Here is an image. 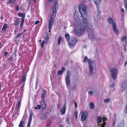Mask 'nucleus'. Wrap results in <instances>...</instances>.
<instances>
[{
  "label": "nucleus",
  "mask_w": 127,
  "mask_h": 127,
  "mask_svg": "<svg viewBox=\"0 0 127 127\" xmlns=\"http://www.w3.org/2000/svg\"><path fill=\"white\" fill-rule=\"evenodd\" d=\"M87 6L83 4H81L78 7L79 11L83 19V23H80L79 25V29H75V32L76 35L80 36L83 34L85 32V30L87 31L88 37L90 39H92L94 37L93 33V29H91L88 27V23L86 18L87 14L86 12Z\"/></svg>",
  "instance_id": "1"
},
{
  "label": "nucleus",
  "mask_w": 127,
  "mask_h": 127,
  "mask_svg": "<svg viewBox=\"0 0 127 127\" xmlns=\"http://www.w3.org/2000/svg\"><path fill=\"white\" fill-rule=\"evenodd\" d=\"M56 7H57L56 6L54 5L51 7V9L53 10V11L50 16V19L49 22L48 28L49 32H50V30L52 29V26L55 21L54 18L56 16V11L57 8Z\"/></svg>",
  "instance_id": "2"
},
{
  "label": "nucleus",
  "mask_w": 127,
  "mask_h": 127,
  "mask_svg": "<svg viewBox=\"0 0 127 127\" xmlns=\"http://www.w3.org/2000/svg\"><path fill=\"white\" fill-rule=\"evenodd\" d=\"M108 20L109 23L111 24H112V26L113 30L114 32L118 35L119 33V32L117 28L116 24L115 22H113V19L110 18L108 19Z\"/></svg>",
  "instance_id": "3"
},
{
  "label": "nucleus",
  "mask_w": 127,
  "mask_h": 127,
  "mask_svg": "<svg viewBox=\"0 0 127 127\" xmlns=\"http://www.w3.org/2000/svg\"><path fill=\"white\" fill-rule=\"evenodd\" d=\"M42 92H43L41 93V95L42 100L40 101V103L42 108L43 109H44L46 108V106L44 100L45 98L46 95V92L44 90L42 91Z\"/></svg>",
  "instance_id": "4"
},
{
  "label": "nucleus",
  "mask_w": 127,
  "mask_h": 127,
  "mask_svg": "<svg viewBox=\"0 0 127 127\" xmlns=\"http://www.w3.org/2000/svg\"><path fill=\"white\" fill-rule=\"evenodd\" d=\"M102 120H103V123L100 125V126L101 127H105V126L106 123L105 121H107V119L105 117L102 118L101 117H98L97 119V122L99 125V123L101 122Z\"/></svg>",
  "instance_id": "5"
},
{
  "label": "nucleus",
  "mask_w": 127,
  "mask_h": 127,
  "mask_svg": "<svg viewBox=\"0 0 127 127\" xmlns=\"http://www.w3.org/2000/svg\"><path fill=\"white\" fill-rule=\"evenodd\" d=\"M77 42V39L75 38H71L69 42H68L69 47L71 48H72L76 44Z\"/></svg>",
  "instance_id": "6"
},
{
  "label": "nucleus",
  "mask_w": 127,
  "mask_h": 127,
  "mask_svg": "<svg viewBox=\"0 0 127 127\" xmlns=\"http://www.w3.org/2000/svg\"><path fill=\"white\" fill-rule=\"evenodd\" d=\"M112 77L113 79L115 80L117 77L118 70L116 68H112L110 70Z\"/></svg>",
  "instance_id": "7"
},
{
  "label": "nucleus",
  "mask_w": 127,
  "mask_h": 127,
  "mask_svg": "<svg viewBox=\"0 0 127 127\" xmlns=\"http://www.w3.org/2000/svg\"><path fill=\"white\" fill-rule=\"evenodd\" d=\"M18 15L19 16L22 17L20 26V28H22L23 26L25 15L23 14L22 13L20 12L18 13Z\"/></svg>",
  "instance_id": "8"
},
{
  "label": "nucleus",
  "mask_w": 127,
  "mask_h": 127,
  "mask_svg": "<svg viewBox=\"0 0 127 127\" xmlns=\"http://www.w3.org/2000/svg\"><path fill=\"white\" fill-rule=\"evenodd\" d=\"M66 81V85L68 86L69 85L70 82V73L69 71L68 70L67 71V72Z\"/></svg>",
  "instance_id": "9"
},
{
  "label": "nucleus",
  "mask_w": 127,
  "mask_h": 127,
  "mask_svg": "<svg viewBox=\"0 0 127 127\" xmlns=\"http://www.w3.org/2000/svg\"><path fill=\"white\" fill-rule=\"evenodd\" d=\"M87 62L89 65L90 70V73L91 74H92L93 72V67L92 65V62L91 60L88 59L87 60Z\"/></svg>",
  "instance_id": "10"
},
{
  "label": "nucleus",
  "mask_w": 127,
  "mask_h": 127,
  "mask_svg": "<svg viewBox=\"0 0 127 127\" xmlns=\"http://www.w3.org/2000/svg\"><path fill=\"white\" fill-rule=\"evenodd\" d=\"M88 116V113L85 111H83L81 116V119L83 121H85Z\"/></svg>",
  "instance_id": "11"
},
{
  "label": "nucleus",
  "mask_w": 127,
  "mask_h": 127,
  "mask_svg": "<svg viewBox=\"0 0 127 127\" xmlns=\"http://www.w3.org/2000/svg\"><path fill=\"white\" fill-rule=\"evenodd\" d=\"M26 74L25 73H24L22 75V79H21V83L23 84L25 83L26 80Z\"/></svg>",
  "instance_id": "12"
},
{
  "label": "nucleus",
  "mask_w": 127,
  "mask_h": 127,
  "mask_svg": "<svg viewBox=\"0 0 127 127\" xmlns=\"http://www.w3.org/2000/svg\"><path fill=\"white\" fill-rule=\"evenodd\" d=\"M66 108L65 103L63 107L61 110V114L63 115L64 114L65 112Z\"/></svg>",
  "instance_id": "13"
},
{
  "label": "nucleus",
  "mask_w": 127,
  "mask_h": 127,
  "mask_svg": "<svg viewBox=\"0 0 127 127\" xmlns=\"http://www.w3.org/2000/svg\"><path fill=\"white\" fill-rule=\"evenodd\" d=\"M62 70H59L58 72V74L59 75H60L62 74L63 72L65 70L64 68L63 67L62 68Z\"/></svg>",
  "instance_id": "14"
},
{
  "label": "nucleus",
  "mask_w": 127,
  "mask_h": 127,
  "mask_svg": "<svg viewBox=\"0 0 127 127\" xmlns=\"http://www.w3.org/2000/svg\"><path fill=\"white\" fill-rule=\"evenodd\" d=\"M47 116V115L46 114H43L40 118V120H45L46 119Z\"/></svg>",
  "instance_id": "15"
},
{
  "label": "nucleus",
  "mask_w": 127,
  "mask_h": 127,
  "mask_svg": "<svg viewBox=\"0 0 127 127\" xmlns=\"http://www.w3.org/2000/svg\"><path fill=\"white\" fill-rule=\"evenodd\" d=\"M23 118L20 121V124L19 125V127H24V125H23V124L24 123V119H23Z\"/></svg>",
  "instance_id": "16"
},
{
  "label": "nucleus",
  "mask_w": 127,
  "mask_h": 127,
  "mask_svg": "<svg viewBox=\"0 0 127 127\" xmlns=\"http://www.w3.org/2000/svg\"><path fill=\"white\" fill-rule=\"evenodd\" d=\"M15 22L13 24L15 26L18 25L20 23V21L18 19H17V20H14Z\"/></svg>",
  "instance_id": "17"
},
{
  "label": "nucleus",
  "mask_w": 127,
  "mask_h": 127,
  "mask_svg": "<svg viewBox=\"0 0 127 127\" xmlns=\"http://www.w3.org/2000/svg\"><path fill=\"white\" fill-rule=\"evenodd\" d=\"M70 116L69 115L67 114L66 117V122L68 124H69V120L70 119Z\"/></svg>",
  "instance_id": "18"
},
{
  "label": "nucleus",
  "mask_w": 127,
  "mask_h": 127,
  "mask_svg": "<svg viewBox=\"0 0 127 127\" xmlns=\"http://www.w3.org/2000/svg\"><path fill=\"white\" fill-rule=\"evenodd\" d=\"M65 37L67 41H68L69 40L70 37L69 34H65Z\"/></svg>",
  "instance_id": "19"
},
{
  "label": "nucleus",
  "mask_w": 127,
  "mask_h": 127,
  "mask_svg": "<svg viewBox=\"0 0 127 127\" xmlns=\"http://www.w3.org/2000/svg\"><path fill=\"white\" fill-rule=\"evenodd\" d=\"M7 27V24L6 23L4 24L2 29V31H4L5 30V29H6Z\"/></svg>",
  "instance_id": "20"
},
{
  "label": "nucleus",
  "mask_w": 127,
  "mask_h": 127,
  "mask_svg": "<svg viewBox=\"0 0 127 127\" xmlns=\"http://www.w3.org/2000/svg\"><path fill=\"white\" fill-rule=\"evenodd\" d=\"M15 0H8L6 2V4H11L14 3Z\"/></svg>",
  "instance_id": "21"
},
{
  "label": "nucleus",
  "mask_w": 127,
  "mask_h": 127,
  "mask_svg": "<svg viewBox=\"0 0 127 127\" xmlns=\"http://www.w3.org/2000/svg\"><path fill=\"white\" fill-rule=\"evenodd\" d=\"M62 40V38L61 37H60L58 39V45H60V44Z\"/></svg>",
  "instance_id": "22"
},
{
  "label": "nucleus",
  "mask_w": 127,
  "mask_h": 127,
  "mask_svg": "<svg viewBox=\"0 0 127 127\" xmlns=\"http://www.w3.org/2000/svg\"><path fill=\"white\" fill-rule=\"evenodd\" d=\"M95 0V1L94 2V3L96 6V8H97V10L98 11H99V6L98 5L97 2H96V1H97V0Z\"/></svg>",
  "instance_id": "23"
},
{
  "label": "nucleus",
  "mask_w": 127,
  "mask_h": 127,
  "mask_svg": "<svg viewBox=\"0 0 127 127\" xmlns=\"http://www.w3.org/2000/svg\"><path fill=\"white\" fill-rule=\"evenodd\" d=\"M124 2L125 3V7L127 11V0H124Z\"/></svg>",
  "instance_id": "24"
},
{
  "label": "nucleus",
  "mask_w": 127,
  "mask_h": 127,
  "mask_svg": "<svg viewBox=\"0 0 127 127\" xmlns=\"http://www.w3.org/2000/svg\"><path fill=\"white\" fill-rule=\"evenodd\" d=\"M34 108L36 110L40 109L41 108V106L39 105H38L34 107Z\"/></svg>",
  "instance_id": "25"
},
{
  "label": "nucleus",
  "mask_w": 127,
  "mask_h": 127,
  "mask_svg": "<svg viewBox=\"0 0 127 127\" xmlns=\"http://www.w3.org/2000/svg\"><path fill=\"white\" fill-rule=\"evenodd\" d=\"M23 33V32H22L21 33L17 34L15 36V38L16 39H17Z\"/></svg>",
  "instance_id": "26"
},
{
  "label": "nucleus",
  "mask_w": 127,
  "mask_h": 127,
  "mask_svg": "<svg viewBox=\"0 0 127 127\" xmlns=\"http://www.w3.org/2000/svg\"><path fill=\"white\" fill-rule=\"evenodd\" d=\"M127 35H126V36H124L122 37L121 39V41H125L126 40H127Z\"/></svg>",
  "instance_id": "27"
},
{
  "label": "nucleus",
  "mask_w": 127,
  "mask_h": 127,
  "mask_svg": "<svg viewBox=\"0 0 127 127\" xmlns=\"http://www.w3.org/2000/svg\"><path fill=\"white\" fill-rule=\"evenodd\" d=\"M90 105L91 106L90 108L91 109H93L94 108V104L92 102H91L90 103Z\"/></svg>",
  "instance_id": "28"
},
{
  "label": "nucleus",
  "mask_w": 127,
  "mask_h": 127,
  "mask_svg": "<svg viewBox=\"0 0 127 127\" xmlns=\"http://www.w3.org/2000/svg\"><path fill=\"white\" fill-rule=\"evenodd\" d=\"M54 5L56 6V7H58V0H56L54 2Z\"/></svg>",
  "instance_id": "29"
},
{
  "label": "nucleus",
  "mask_w": 127,
  "mask_h": 127,
  "mask_svg": "<svg viewBox=\"0 0 127 127\" xmlns=\"http://www.w3.org/2000/svg\"><path fill=\"white\" fill-rule=\"evenodd\" d=\"M46 40V43L47 44L48 43V42L49 40V37L47 35L46 38H45Z\"/></svg>",
  "instance_id": "30"
},
{
  "label": "nucleus",
  "mask_w": 127,
  "mask_h": 127,
  "mask_svg": "<svg viewBox=\"0 0 127 127\" xmlns=\"http://www.w3.org/2000/svg\"><path fill=\"white\" fill-rule=\"evenodd\" d=\"M27 0L28 1H29V4L28 5V8H27V9L28 10L29 9V8L30 7V4H31V0Z\"/></svg>",
  "instance_id": "31"
},
{
  "label": "nucleus",
  "mask_w": 127,
  "mask_h": 127,
  "mask_svg": "<svg viewBox=\"0 0 127 127\" xmlns=\"http://www.w3.org/2000/svg\"><path fill=\"white\" fill-rule=\"evenodd\" d=\"M110 99L109 98H106L104 100V101L105 103H108L110 102Z\"/></svg>",
  "instance_id": "32"
},
{
  "label": "nucleus",
  "mask_w": 127,
  "mask_h": 127,
  "mask_svg": "<svg viewBox=\"0 0 127 127\" xmlns=\"http://www.w3.org/2000/svg\"><path fill=\"white\" fill-rule=\"evenodd\" d=\"M45 42V41L43 40L42 41V43H41L40 45L42 48H43L44 47V44Z\"/></svg>",
  "instance_id": "33"
},
{
  "label": "nucleus",
  "mask_w": 127,
  "mask_h": 127,
  "mask_svg": "<svg viewBox=\"0 0 127 127\" xmlns=\"http://www.w3.org/2000/svg\"><path fill=\"white\" fill-rule=\"evenodd\" d=\"M33 115V112L32 111H31V112L30 113V115L29 118L32 119V115Z\"/></svg>",
  "instance_id": "34"
},
{
  "label": "nucleus",
  "mask_w": 127,
  "mask_h": 127,
  "mask_svg": "<svg viewBox=\"0 0 127 127\" xmlns=\"http://www.w3.org/2000/svg\"><path fill=\"white\" fill-rule=\"evenodd\" d=\"M19 6H18V5H15V10L16 11H18L19 10Z\"/></svg>",
  "instance_id": "35"
},
{
  "label": "nucleus",
  "mask_w": 127,
  "mask_h": 127,
  "mask_svg": "<svg viewBox=\"0 0 127 127\" xmlns=\"http://www.w3.org/2000/svg\"><path fill=\"white\" fill-rule=\"evenodd\" d=\"M74 115V116H75L76 121H77V111H75V112Z\"/></svg>",
  "instance_id": "36"
},
{
  "label": "nucleus",
  "mask_w": 127,
  "mask_h": 127,
  "mask_svg": "<svg viewBox=\"0 0 127 127\" xmlns=\"http://www.w3.org/2000/svg\"><path fill=\"white\" fill-rule=\"evenodd\" d=\"M126 103L127 105H126L125 108V112L126 113H127V101Z\"/></svg>",
  "instance_id": "37"
},
{
  "label": "nucleus",
  "mask_w": 127,
  "mask_h": 127,
  "mask_svg": "<svg viewBox=\"0 0 127 127\" xmlns=\"http://www.w3.org/2000/svg\"><path fill=\"white\" fill-rule=\"evenodd\" d=\"M32 119L29 118L27 124L30 125L31 124Z\"/></svg>",
  "instance_id": "38"
},
{
  "label": "nucleus",
  "mask_w": 127,
  "mask_h": 127,
  "mask_svg": "<svg viewBox=\"0 0 127 127\" xmlns=\"http://www.w3.org/2000/svg\"><path fill=\"white\" fill-rule=\"evenodd\" d=\"M32 119L29 118L27 124L30 125L31 124Z\"/></svg>",
  "instance_id": "39"
},
{
  "label": "nucleus",
  "mask_w": 127,
  "mask_h": 127,
  "mask_svg": "<svg viewBox=\"0 0 127 127\" xmlns=\"http://www.w3.org/2000/svg\"><path fill=\"white\" fill-rule=\"evenodd\" d=\"M87 59L88 58L87 57V56H85L83 62H85L87 60Z\"/></svg>",
  "instance_id": "40"
},
{
  "label": "nucleus",
  "mask_w": 127,
  "mask_h": 127,
  "mask_svg": "<svg viewBox=\"0 0 127 127\" xmlns=\"http://www.w3.org/2000/svg\"><path fill=\"white\" fill-rule=\"evenodd\" d=\"M13 59V57H12L9 58L8 59V61H11Z\"/></svg>",
  "instance_id": "41"
},
{
  "label": "nucleus",
  "mask_w": 127,
  "mask_h": 127,
  "mask_svg": "<svg viewBox=\"0 0 127 127\" xmlns=\"http://www.w3.org/2000/svg\"><path fill=\"white\" fill-rule=\"evenodd\" d=\"M82 3H83L84 2H85L86 0H79Z\"/></svg>",
  "instance_id": "42"
},
{
  "label": "nucleus",
  "mask_w": 127,
  "mask_h": 127,
  "mask_svg": "<svg viewBox=\"0 0 127 127\" xmlns=\"http://www.w3.org/2000/svg\"><path fill=\"white\" fill-rule=\"evenodd\" d=\"M114 86V84L113 83L111 84L110 86V87H111L113 88Z\"/></svg>",
  "instance_id": "43"
},
{
  "label": "nucleus",
  "mask_w": 127,
  "mask_h": 127,
  "mask_svg": "<svg viewBox=\"0 0 127 127\" xmlns=\"http://www.w3.org/2000/svg\"><path fill=\"white\" fill-rule=\"evenodd\" d=\"M39 22V21H36L35 22V24L37 25L38 24Z\"/></svg>",
  "instance_id": "44"
},
{
  "label": "nucleus",
  "mask_w": 127,
  "mask_h": 127,
  "mask_svg": "<svg viewBox=\"0 0 127 127\" xmlns=\"http://www.w3.org/2000/svg\"><path fill=\"white\" fill-rule=\"evenodd\" d=\"M124 51H125L126 50V45H124Z\"/></svg>",
  "instance_id": "45"
},
{
  "label": "nucleus",
  "mask_w": 127,
  "mask_h": 127,
  "mask_svg": "<svg viewBox=\"0 0 127 127\" xmlns=\"http://www.w3.org/2000/svg\"><path fill=\"white\" fill-rule=\"evenodd\" d=\"M8 53V52H5V53H4V56H6L7 55Z\"/></svg>",
  "instance_id": "46"
},
{
  "label": "nucleus",
  "mask_w": 127,
  "mask_h": 127,
  "mask_svg": "<svg viewBox=\"0 0 127 127\" xmlns=\"http://www.w3.org/2000/svg\"><path fill=\"white\" fill-rule=\"evenodd\" d=\"M20 103H21V102H19V103H18V107H17V109H18V108L19 107L20 104Z\"/></svg>",
  "instance_id": "47"
},
{
  "label": "nucleus",
  "mask_w": 127,
  "mask_h": 127,
  "mask_svg": "<svg viewBox=\"0 0 127 127\" xmlns=\"http://www.w3.org/2000/svg\"><path fill=\"white\" fill-rule=\"evenodd\" d=\"M88 93L89 94H91V95H92V94H93V93L91 91L89 92H88Z\"/></svg>",
  "instance_id": "48"
},
{
  "label": "nucleus",
  "mask_w": 127,
  "mask_h": 127,
  "mask_svg": "<svg viewBox=\"0 0 127 127\" xmlns=\"http://www.w3.org/2000/svg\"><path fill=\"white\" fill-rule=\"evenodd\" d=\"M49 2L52 3L53 1V0H47Z\"/></svg>",
  "instance_id": "49"
},
{
  "label": "nucleus",
  "mask_w": 127,
  "mask_h": 127,
  "mask_svg": "<svg viewBox=\"0 0 127 127\" xmlns=\"http://www.w3.org/2000/svg\"><path fill=\"white\" fill-rule=\"evenodd\" d=\"M76 87V86L75 85H74L72 88V90H74L75 89Z\"/></svg>",
  "instance_id": "50"
},
{
  "label": "nucleus",
  "mask_w": 127,
  "mask_h": 127,
  "mask_svg": "<svg viewBox=\"0 0 127 127\" xmlns=\"http://www.w3.org/2000/svg\"><path fill=\"white\" fill-rule=\"evenodd\" d=\"M121 11L122 12H123L124 11V9L123 8H122L121 9Z\"/></svg>",
  "instance_id": "51"
},
{
  "label": "nucleus",
  "mask_w": 127,
  "mask_h": 127,
  "mask_svg": "<svg viewBox=\"0 0 127 127\" xmlns=\"http://www.w3.org/2000/svg\"><path fill=\"white\" fill-rule=\"evenodd\" d=\"M102 1V0H99L98 3L99 4H100Z\"/></svg>",
  "instance_id": "52"
},
{
  "label": "nucleus",
  "mask_w": 127,
  "mask_h": 127,
  "mask_svg": "<svg viewBox=\"0 0 127 127\" xmlns=\"http://www.w3.org/2000/svg\"><path fill=\"white\" fill-rule=\"evenodd\" d=\"M127 64V61H126L125 63V64H124V66H126Z\"/></svg>",
  "instance_id": "53"
},
{
  "label": "nucleus",
  "mask_w": 127,
  "mask_h": 127,
  "mask_svg": "<svg viewBox=\"0 0 127 127\" xmlns=\"http://www.w3.org/2000/svg\"><path fill=\"white\" fill-rule=\"evenodd\" d=\"M17 30H14V33H17Z\"/></svg>",
  "instance_id": "54"
},
{
  "label": "nucleus",
  "mask_w": 127,
  "mask_h": 127,
  "mask_svg": "<svg viewBox=\"0 0 127 127\" xmlns=\"http://www.w3.org/2000/svg\"><path fill=\"white\" fill-rule=\"evenodd\" d=\"M115 121H114L113 122V126H114L115 124Z\"/></svg>",
  "instance_id": "55"
},
{
  "label": "nucleus",
  "mask_w": 127,
  "mask_h": 127,
  "mask_svg": "<svg viewBox=\"0 0 127 127\" xmlns=\"http://www.w3.org/2000/svg\"><path fill=\"white\" fill-rule=\"evenodd\" d=\"M75 106L76 108L77 107V104L76 103H75Z\"/></svg>",
  "instance_id": "56"
},
{
  "label": "nucleus",
  "mask_w": 127,
  "mask_h": 127,
  "mask_svg": "<svg viewBox=\"0 0 127 127\" xmlns=\"http://www.w3.org/2000/svg\"><path fill=\"white\" fill-rule=\"evenodd\" d=\"M1 83L0 84V91L1 90V89L0 88L1 87Z\"/></svg>",
  "instance_id": "57"
},
{
  "label": "nucleus",
  "mask_w": 127,
  "mask_h": 127,
  "mask_svg": "<svg viewBox=\"0 0 127 127\" xmlns=\"http://www.w3.org/2000/svg\"><path fill=\"white\" fill-rule=\"evenodd\" d=\"M59 127H63V125H60L59 126Z\"/></svg>",
  "instance_id": "58"
},
{
  "label": "nucleus",
  "mask_w": 127,
  "mask_h": 127,
  "mask_svg": "<svg viewBox=\"0 0 127 127\" xmlns=\"http://www.w3.org/2000/svg\"><path fill=\"white\" fill-rule=\"evenodd\" d=\"M50 126V125H49V124H47L46 125V127H49Z\"/></svg>",
  "instance_id": "59"
},
{
  "label": "nucleus",
  "mask_w": 127,
  "mask_h": 127,
  "mask_svg": "<svg viewBox=\"0 0 127 127\" xmlns=\"http://www.w3.org/2000/svg\"><path fill=\"white\" fill-rule=\"evenodd\" d=\"M0 18L1 20H2L3 19V17L2 16H1L0 17Z\"/></svg>",
  "instance_id": "60"
},
{
  "label": "nucleus",
  "mask_w": 127,
  "mask_h": 127,
  "mask_svg": "<svg viewBox=\"0 0 127 127\" xmlns=\"http://www.w3.org/2000/svg\"><path fill=\"white\" fill-rule=\"evenodd\" d=\"M27 30V29H26L24 30V31L23 32H26Z\"/></svg>",
  "instance_id": "61"
},
{
  "label": "nucleus",
  "mask_w": 127,
  "mask_h": 127,
  "mask_svg": "<svg viewBox=\"0 0 127 127\" xmlns=\"http://www.w3.org/2000/svg\"><path fill=\"white\" fill-rule=\"evenodd\" d=\"M125 44L126 45H126L127 46V41H126L125 42Z\"/></svg>",
  "instance_id": "62"
},
{
  "label": "nucleus",
  "mask_w": 127,
  "mask_h": 127,
  "mask_svg": "<svg viewBox=\"0 0 127 127\" xmlns=\"http://www.w3.org/2000/svg\"><path fill=\"white\" fill-rule=\"evenodd\" d=\"M30 125L27 124V127H30Z\"/></svg>",
  "instance_id": "63"
},
{
  "label": "nucleus",
  "mask_w": 127,
  "mask_h": 127,
  "mask_svg": "<svg viewBox=\"0 0 127 127\" xmlns=\"http://www.w3.org/2000/svg\"><path fill=\"white\" fill-rule=\"evenodd\" d=\"M39 42H41V40H40H40H39Z\"/></svg>",
  "instance_id": "64"
}]
</instances>
